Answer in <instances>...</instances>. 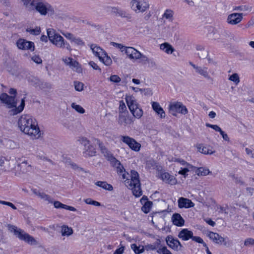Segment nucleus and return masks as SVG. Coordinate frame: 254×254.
<instances>
[{
  "label": "nucleus",
  "mask_w": 254,
  "mask_h": 254,
  "mask_svg": "<svg viewBox=\"0 0 254 254\" xmlns=\"http://www.w3.org/2000/svg\"><path fill=\"white\" fill-rule=\"evenodd\" d=\"M172 221L174 225L182 227L185 224V220L179 213H175L172 216Z\"/></svg>",
  "instance_id": "nucleus-25"
},
{
  "label": "nucleus",
  "mask_w": 254,
  "mask_h": 254,
  "mask_svg": "<svg viewBox=\"0 0 254 254\" xmlns=\"http://www.w3.org/2000/svg\"><path fill=\"white\" fill-rule=\"evenodd\" d=\"M251 9L252 7H250L248 5H240L238 6H236L234 8V10H239L243 11H251Z\"/></svg>",
  "instance_id": "nucleus-51"
},
{
  "label": "nucleus",
  "mask_w": 254,
  "mask_h": 254,
  "mask_svg": "<svg viewBox=\"0 0 254 254\" xmlns=\"http://www.w3.org/2000/svg\"><path fill=\"white\" fill-rule=\"evenodd\" d=\"M73 233V230L71 227L63 225L61 227V234L63 236L68 237Z\"/></svg>",
  "instance_id": "nucleus-37"
},
{
  "label": "nucleus",
  "mask_w": 254,
  "mask_h": 254,
  "mask_svg": "<svg viewBox=\"0 0 254 254\" xmlns=\"http://www.w3.org/2000/svg\"><path fill=\"white\" fill-rule=\"evenodd\" d=\"M77 141L79 144L83 146V148H86L90 144V141L86 137L83 136L78 137Z\"/></svg>",
  "instance_id": "nucleus-40"
},
{
  "label": "nucleus",
  "mask_w": 254,
  "mask_h": 254,
  "mask_svg": "<svg viewBox=\"0 0 254 254\" xmlns=\"http://www.w3.org/2000/svg\"><path fill=\"white\" fill-rule=\"evenodd\" d=\"M140 52L133 47H130L127 51V55L130 60H137Z\"/></svg>",
  "instance_id": "nucleus-29"
},
{
  "label": "nucleus",
  "mask_w": 254,
  "mask_h": 254,
  "mask_svg": "<svg viewBox=\"0 0 254 254\" xmlns=\"http://www.w3.org/2000/svg\"><path fill=\"white\" fill-rule=\"evenodd\" d=\"M28 11H36L41 15H52L55 13L54 7L45 0H20Z\"/></svg>",
  "instance_id": "nucleus-1"
},
{
  "label": "nucleus",
  "mask_w": 254,
  "mask_h": 254,
  "mask_svg": "<svg viewBox=\"0 0 254 254\" xmlns=\"http://www.w3.org/2000/svg\"><path fill=\"white\" fill-rule=\"evenodd\" d=\"M110 80L113 82L119 83L121 81V78L117 75H111L110 77Z\"/></svg>",
  "instance_id": "nucleus-60"
},
{
  "label": "nucleus",
  "mask_w": 254,
  "mask_h": 254,
  "mask_svg": "<svg viewBox=\"0 0 254 254\" xmlns=\"http://www.w3.org/2000/svg\"><path fill=\"white\" fill-rule=\"evenodd\" d=\"M29 82L32 85L39 89L50 88V85L47 82L39 80L38 78L32 77L29 79Z\"/></svg>",
  "instance_id": "nucleus-19"
},
{
  "label": "nucleus",
  "mask_w": 254,
  "mask_h": 254,
  "mask_svg": "<svg viewBox=\"0 0 254 254\" xmlns=\"http://www.w3.org/2000/svg\"><path fill=\"white\" fill-rule=\"evenodd\" d=\"M157 252L159 254H172L166 247H163L159 248L157 251Z\"/></svg>",
  "instance_id": "nucleus-53"
},
{
  "label": "nucleus",
  "mask_w": 254,
  "mask_h": 254,
  "mask_svg": "<svg viewBox=\"0 0 254 254\" xmlns=\"http://www.w3.org/2000/svg\"><path fill=\"white\" fill-rule=\"evenodd\" d=\"M47 35L50 41L58 48H65L68 50H71L69 44L65 42L64 38L57 33L54 29H47Z\"/></svg>",
  "instance_id": "nucleus-5"
},
{
  "label": "nucleus",
  "mask_w": 254,
  "mask_h": 254,
  "mask_svg": "<svg viewBox=\"0 0 254 254\" xmlns=\"http://www.w3.org/2000/svg\"><path fill=\"white\" fill-rule=\"evenodd\" d=\"M96 150L90 143L86 148H83V154L85 156H94L96 154Z\"/></svg>",
  "instance_id": "nucleus-32"
},
{
  "label": "nucleus",
  "mask_w": 254,
  "mask_h": 254,
  "mask_svg": "<svg viewBox=\"0 0 254 254\" xmlns=\"http://www.w3.org/2000/svg\"><path fill=\"white\" fill-rule=\"evenodd\" d=\"M138 60H140V63L143 64H148L152 66H156L155 63L152 60L149 59L146 56L142 54L141 53L138 57Z\"/></svg>",
  "instance_id": "nucleus-30"
},
{
  "label": "nucleus",
  "mask_w": 254,
  "mask_h": 254,
  "mask_svg": "<svg viewBox=\"0 0 254 254\" xmlns=\"http://www.w3.org/2000/svg\"><path fill=\"white\" fill-rule=\"evenodd\" d=\"M31 60L37 64H41L42 60L39 56L34 55L31 57Z\"/></svg>",
  "instance_id": "nucleus-62"
},
{
  "label": "nucleus",
  "mask_w": 254,
  "mask_h": 254,
  "mask_svg": "<svg viewBox=\"0 0 254 254\" xmlns=\"http://www.w3.org/2000/svg\"><path fill=\"white\" fill-rule=\"evenodd\" d=\"M74 85L75 89L78 91H81L83 90L84 84L82 82L79 81H74Z\"/></svg>",
  "instance_id": "nucleus-52"
},
{
  "label": "nucleus",
  "mask_w": 254,
  "mask_h": 254,
  "mask_svg": "<svg viewBox=\"0 0 254 254\" xmlns=\"http://www.w3.org/2000/svg\"><path fill=\"white\" fill-rule=\"evenodd\" d=\"M85 202L88 204H91L94 206H99L101 205L100 203L96 201L93 200L91 198H87L84 200Z\"/></svg>",
  "instance_id": "nucleus-55"
},
{
  "label": "nucleus",
  "mask_w": 254,
  "mask_h": 254,
  "mask_svg": "<svg viewBox=\"0 0 254 254\" xmlns=\"http://www.w3.org/2000/svg\"><path fill=\"white\" fill-rule=\"evenodd\" d=\"M160 178L163 182L171 185H176L177 183L176 178L167 172L162 173Z\"/></svg>",
  "instance_id": "nucleus-21"
},
{
  "label": "nucleus",
  "mask_w": 254,
  "mask_h": 254,
  "mask_svg": "<svg viewBox=\"0 0 254 254\" xmlns=\"http://www.w3.org/2000/svg\"><path fill=\"white\" fill-rule=\"evenodd\" d=\"M22 132L34 139L39 138L42 135L39 127L35 119L32 122H30L29 125Z\"/></svg>",
  "instance_id": "nucleus-9"
},
{
  "label": "nucleus",
  "mask_w": 254,
  "mask_h": 254,
  "mask_svg": "<svg viewBox=\"0 0 254 254\" xmlns=\"http://www.w3.org/2000/svg\"><path fill=\"white\" fill-rule=\"evenodd\" d=\"M72 42H73L74 44H75L77 46H79L80 47H82L85 45V43L83 42V41L80 38H79V37H75Z\"/></svg>",
  "instance_id": "nucleus-54"
},
{
  "label": "nucleus",
  "mask_w": 254,
  "mask_h": 254,
  "mask_svg": "<svg viewBox=\"0 0 254 254\" xmlns=\"http://www.w3.org/2000/svg\"><path fill=\"white\" fill-rule=\"evenodd\" d=\"M125 183L128 189L132 190V192L135 197H139L142 195L139 175L136 171L131 170L130 171V179H127L125 181Z\"/></svg>",
  "instance_id": "nucleus-3"
},
{
  "label": "nucleus",
  "mask_w": 254,
  "mask_h": 254,
  "mask_svg": "<svg viewBox=\"0 0 254 254\" xmlns=\"http://www.w3.org/2000/svg\"><path fill=\"white\" fill-rule=\"evenodd\" d=\"M34 119L29 115H22L19 118L17 122L18 127L21 131L25 130V128L29 125L30 122Z\"/></svg>",
  "instance_id": "nucleus-15"
},
{
  "label": "nucleus",
  "mask_w": 254,
  "mask_h": 254,
  "mask_svg": "<svg viewBox=\"0 0 254 254\" xmlns=\"http://www.w3.org/2000/svg\"><path fill=\"white\" fill-rule=\"evenodd\" d=\"M6 160L3 157H0V170L6 171V170L9 169V167L6 164Z\"/></svg>",
  "instance_id": "nucleus-43"
},
{
  "label": "nucleus",
  "mask_w": 254,
  "mask_h": 254,
  "mask_svg": "<svg viewBox=\"0 0 254 254\" xmlns=\"http://www.w3.org/2000/svg\"><path fill=\"white\" fill-rule=\"evenodd\" d=\"M32 192L41 199L46 201L49 203H53V199L51 197V196L43 192H41L39 190L36 189L32 190Z\"/></svg>",
  "instance_id": "nucleus-23"
},
{
  "label": "nucleus",
  "mask_w": 254,
  "mask_h": 254,
  "mask_svg": "<svg viewBox=\"0 0 254 254\" xmlns=\"http://www.w3.org/2000/svg\"><path fill=\"white\" fill-rule=\"evenodd\" d=\"M192 231L189 230L188 229H183L179 232L178 236L183 241H188L192 238Z\"/></svg>",
  "instance_id": "nucleus-26"
},
{
  "label": "nucleus",
  "mask_w": 254,
  "mask_h": 254,
  "mask_svg": "<svg viewBox=\"0 0 254 254\" xmlns=\"http://www.w3.org/2000/svg\"><path fill=\"white\" fill-rule=\"evenodd\" d=\"M166 241L168 246L172 249L177 251L181 250L182 246L178 240L174 239L171 236H168L166 237Z\"/></svg>",
  "instance_id": "nucleus-18"
},
{
  "label": "nucleus",
  "mask_w": 254,
  "mask_h": 254,
  "mask_svg": "<svg viewBox=\"0 0 254 254\" xmlns=\"http://www.w3.org/2000/svg\"><path fill=\"white\" fill-rule=\"evenodd\" d=\"M152 203L151 201H147L145 203L144 205L142 207V210L145 212V213H148L150 210V208L152 206Z\"/></svg>",
  "instance_id": "nucleus-48"
},
{
  "label": "nucleus",
  "mask_w": 254,
  "mask_h": 254,
  "mask_svg": "<svg viewBox=\"0 0 254 254\" xmlns=\"http://www.w3.org/2000/svg\"><path fill=\"white\" fill-rule=\"evenodd\" d=\"M31 34L38 35L41 32V29L40 27H36L34 29H30L27 30Z\"/></svg>",
  "instance_id": "nucleus-57"
},
{
  "label": "nucleus",
  "mask_w": 254,
  "mask_h": 254,
  "mask_svg": "<svg viewBox=\"0 0 254 254\" xmlns=\"http://www.w3.org/2000/svg\"><path fill=\"white\" fill-rule=\"evenodd\" d=\"M0 100L8 108H15L12 110L13 115H16L22 112L24 108L25 101L22 99L20 105L16 108L17 102L15 99L14 96H9L6 93H2L0 95Z\"/></svg>",
  "instance_id": "nucleus-4"
},
{
  "label": "nucleus",
  "mask_w": 254,
  "mask_h": 254,
  "mask_svg": "<svg viewBox=\"0 0 254 254\" xmlns=\"http://www.w3.org/2000/svg\"><path fill=\"white\" fill-rule=\"evenodd\" d=\"M95 185L109 191H112L113 190V186L111 185L108 184L106 182L98 181L95 183Z\"/></svg>",
  "instance_id": "nucleus-35"
},
{
  "label": "nucleus",
  "mask_w": 254,
  "mask_h": 254,
  "mask_svg": "<svg viewBox=\"0 0 254 254\" xmlns=\"http://www.w3.org/2000/svg\"><path fill=\"white\" fill-rule=\"evenodd\" d=\"M8 230L20 240L23 241L31 245H37L38 242L32 236L25 232L23 230L17 227L12 225H8Z\"/></svg>",
  "instance_id": "nucleus-6"
},
{
  "label": "nucleus",
  "mask_w": 254,
  "mask_h": 254,
  "mask_svg": "<svg viewBox=\"0 0 254 254\" xmlns=\"http://www.w3.org/2000/svg\"><path fill=\"white\" fill-rule=\"evenodd\" d=\"M206 126L210 127L215 131L219 132L220 133L222 130L221 128L216 125H211L210 124L207 123L206 124Z\"/></svg>",
  "instance_id": "nucleus-58"
},
{
  "label": "nucleus",
  "mask_w": 254,
  "mask_h": 254,
  "mask_svg": "<svg viewBox=\"0 0 254 254\" xmlns=\"http://www.w3.org/2000/svg\"><path fill=\"white\" fill-rule=\"evenodd\" d=\"M195 173L198 176H206L209 174L210 172L207 168L200 167L197 169Z\"/></svg>",
  "instance_id": "nucleus-41"
},
{
  "label": "nucleus",
  "mask_w": 254,
  "mask_h": 254,
  "mask_svg": "<svg viewBox=\"0 0 254 254\" xmlns=\"http://www.w3.org/2000/svg\"><path fill=\"white\" fill-rule=\"evenodd\" d=\"M197 55L199 59L204 60L208 57V51L202 47L198 46L197 48Z\"/></svg>",
  "instance_id": "nucleus-33"
},
{
  "label": "nucleus",
  "mask_w": 254,
  "mask_h": 254,
  "mask_svg": "<svg viewBox=\"0 0 254 254\" xmlns=\"http://www.w3.org/2000/svg\"><path fill=\"white\" fill-rule=\"evenodd\" d=\"M37 158L38 159L42 160L44 161H50V160L48 158V157L46 156L45 153L43 152L42 151H40L38 152H37Z\"/></svg>",
  "instance_id": "nucleus-50"
},
{
  "label": "nucleus",
  "mask_w": 254,
  "mask_h": 254,
  "mask_svg": "<svg viewBox=\"0 0 254 254\" xmlns=\"http://www.w3.org/2000/svg\"><path fill=\"white\" fill-rule=\"evenodd\" d=\"M126 102L130 112L138 107V105L136 101L132 96H127L126 98Z\"/></svg>",
  "instance_id": "nucleus-28"
},
{
  "label": "nucleus",
  "mask_w": 254,
  "mask_h": 254,
  "mask_svg": "<svg viewBox=\"0 0 254 254\" xmlns=\"http://www.w3.org/2000/svg\"><path fill=\"white\" fill-rule=\"evenodd\" d=\"M130 6L131 10L136 13H143L149 8L147 0H131Z\"/></svg>",
  "instance_id": "nucleus-10"
},
{
  "label": "nucleus",
  "mask_w": 254,
  "mask_h": 254,
  "mask_svg": "<svg viewBox=\"0 0 254 254\" xmlns=\"http://www.w3.org/2000/svg\"><path fill=\"white\" fill-rule=\"evenodd\" d=\"M146 166L149 169H154L156 167V163L153 160H149L146 163Z\"/></svg>",
  "instance_id": "nucleus-63"
},
{
  "label": "nucleus",
  "mask_w": 254,
  "mask_h": 254,
  "mask_svg": "<svg viewBox=\"0 0 254 254\" xmlns=\"http://www.w3.org/2000/svg\"><path fill=\"white\" fill-rule=\"evenodd\" d=\"M69 66L74 71H76L78 73L82 72V69L81 66H80L79 63L75 61L72 60L71 63L70 64Z\"/></svg>",
  "instance_id": "nucleus-38"
},
{
  "label": "nucleus",
  "mask_w": 254,
  "mask_h": 254,
  "mask_svg": "<svg viewBox=\"0 0 254 254\" xmlns=\"http://www.w3.org/2000/svg\"><path fill=\"white\" fill-rule=\"evenodd\" d=\"M71 107L78 113L84 114L85 113V110L81 106L77 105L75 103H72Z\"/></svg>",
  "instance_id": "nucleus-47"
},
{
  "label": "nucleus",
  "mask_w": 254,
  "mask_h": 254,
  "mask_svg": "<svg viewBox=\"0 0 254 254\" xmlns=\"http://www.w3.org/2000/svg\"><path fill=\"white\" fill-rule=\"evenodd\" d=\"M117 16H120L121 17L126 18L127 19L129 20L131 19V15L128 13H127L126 11L120 9L118 12V14Z\"/></svg>",
  "instance_id": "nucleus-46"
},
{
  "label": "nucleus",
  "mask_w": 254,
  "mask_h": 254,
  "mask_svg": "<svg viewBox=\"0 0 254 254\" xmlns=\"http://www.w3.org/2000/svg\"><path fill=\"white\" fill-rule=\"evenodd\" d=\"M61 33L66 39H68L69 40H70L72 42L73 39H74V38L75 37L72 33H69V32H61Z\"/></svg>",
  "instance_id": "nucleus-56"
},
{
  "label": "nucleus",
  "mask_w": 254,
  "mask_h": 254,
  "mask_svg": "<svg viewBox=\"0 0 254 254\" xmlns=\"http://www.w3.org/2000/svg\"><path fill=\"white\" fill-rule=\"evenodd\" d=\"M16 160L15 158L11 159L9 160L6 161V164L9 169L6 170V171H12L16 176H19L21 174H24L26 172V168L31 167L30 165H27V161H24L21 164H19L16 166Z\"/></svg>",
  "instance_id": "nucleus-7"
},
{
  "label": "nucleus",
  "mask_w": 254,
  "mask_h": 254,
  "mask_svg": "<svg viewBox=\"0 0 254 254\" xmlns=\"http://www.w3.org/2000/svg\"><path fill=\"white\" fill-rule=\"evenodd\" d=\"M120 139L124 143L127 145L132 150L135 152H138L140 150L141 144L134 139L127 135H121Z\"/></svg>",
  "instance_id": "nucleus-12"
},
{
  "label": "nucleus",
  "mask_w": 254,
  "mask_h": 254,
  "mask_svg": "<svg viewBox=\"0 0 254 254\" xmlns=\"http://www.w3.org/2000/svg\"><path fill=\"white\" fill-rule=\"evenodd\" d=\"M229 80L234 82L236 85L240 82V78L238 73H233L229 77Z\"/></svg>",
  "instance_id": "nucleus-49"
},
{
  "label": "nucleus",
  "mask_w": 254,
  "mask_h": 254,
  "mask_svg": "<svg viewBox=\"0 0 254 254\" xmlns=\"http://www.w3.org/2000/svg\"><path fill=\"white\" fill-rule=\"evenodd\" d=\"M97 142L100 145V141L97 139ZM102 153L106 157V158L110 162L112 165L116 168L118 174L122 176L123 179L127 178L125 169L123 166L121 164L120 162L116 159L112 155L110 151L103 146H100Z\"/></svg>",
  "instance_id": "nucleus-2"
},
{
  "label": "nucleus",
  "mask_w": 254,
  "mask_h": 254,
  "mask_svg": "<svg viewBox=\"0 0 254 254\" xmlns=\"http://www.w3.org/2000/svg\"><path fill=\"white\" fill-rule=\"evenodd\" d=\"M89 46L93 54L99 58L100 61L106 66H110L112 64L111 58L101 47L94 44H90Z\"/></svg>",
  "instance_id": "nucleus-8"
},
{
  "label": "nucleus",
  "mask_w": 254,
  "mask_h": 254,
  "mask_svg": "<svg viewBox=\"0 0 254 254\" xmlns=\"http://www.w3.org/2000/svg\"><path fill=\"white\" fill-rule=\"evenodd\" d=\"M160 48L161 50L168 54H172L174 51L173 47L168 43L165 42L160 45Z\"/></svg>",
  "instance_id": "nucleus-34"
},
{
  "label": "nucleus",
  "mask_w": 254,
  "mask_h": 254,
  "mask_svg": "<svg viewBox=\"0 0 254 254\" xmlns=\"http://www.w3.org/2000/svg\"><path fill=\"white\" fill-rule=\"evenodd\" d=\"M192 240L197 243H200V244H202L203 245V246H206V243L205 242H204L203 240H202V239H201L200 237H193L192 236V238H191Z\"/></svg>",
  "instance_id": "nucleus-61"
},
{
  "label": "nucleus",
  "mask_w": 254,
  "mask_h": 254,
  "mask_svg": "<svg viewBox=\"0 0 254 254\" xmlns=\"http://www.w3.org/2000/svg\"><path fill=\"white\" fill-rule=\"evenodd\" d=\"M161 244V241L159 239L157 240V241L152 244H147L144 247V250L148 251H153L156 250L159 248V246Z\"/></svg>",
  "instance_id": "nucleus-36"
},
{
  "label": "nucleus",
  "mask_w": 254,
  "mask_h": 254,
  "mask_svg": "<svg viewBox=\"0 0 254 254\" xmlns=\"http://www.w3.org/2000/svg\"><path fill=\"white\" fill-rule=\"evenodd\" d=\"M16 45L17 48L21 50L33 52L35 50V45L33 42L22 38H20L16 41Z\"/></svg>",
  "instance_id": "nucleus-13"
},
{
  "label": "nucleus",
  "mask_w": 254,
  "mask_h": 254,
  "mask_svg": "<svg viewBox=\"0 0 254 254\" xmlns=\"http://www.w3.org/2000/svg\"><path fill=\"white\" fill-rule=\"evenodd\" d=\"M190 64L195 69V71L198 74L203 76L207 80H213L210 76L208 68L204 66H198L194 64L191 62H190Z\"/></svg>",
  "instance_id": "nucleus-14"
},
{
  "label": "nucleus",
  "mask_w": 254,
  "mask_h": 254,
  "mask_svg": "<svg viewBox=\"0 0 254 254\" xmlns=\"http://www.w3.org/2000/svg\"><path fill=\"white\" fill-rule=\"evenodd\" d=\"M133 123V118L128 114H120L119 115L118 123L125 127H129Z\"/></svg>",
  "instance_id": "nucleus-16"
},
{
  "label": "nucleus",
  "mask_w": 254,
  "mask_h": 254,
  "mask_svg": "<svg viewBox=\"0 0 254 254\" xmlns=\"http://www.w3.org/2000/svg\"><path fill=\"white\" fill-rule=\"evenodd\" d=\"M186 165L187 167H182L181 170L178 172L179 174L184 176L185 177L187 175V173L193 168V166L190 164Z\"/></svg>",
  "instance_id": "nucleus-42"
},
{
  "label": "nucleus",
  "mask_w": 254,
  "mask_h": 254,
  "mask_svg": "<svg viewBox=\"0 0 254 254\" xmlns=\"http://www.w3.org/2000/svg\"><path fill=\"white\" fill-rule=\"evenodd\" d=\"M243 18L242 13H233L228 15L227 22L232 25H235L240 23Z\"/></svg>",
  "instance_id": "nucleus-17"
},
{
  "label": "nucleus",
  "mask_w": 254,
  "mask_h": 254,
  "mask_svg": "<svg viewBox=\"0 0 254 254\" xmlns=\"http://www.w3.org/2000/svg\"><path fill=\"white\" fill-rule=\"evenodd\" d=\"M178 207L180 208H189L194 206V203L191 200L184 197H180L178 200Z\"/></svg>",
  "instance_id": "nucleus-22"
},
{
  "label": "nucleus",
  "mask_w": 254,
  "mask_h": 254,
  "mask_svg": "<svg viewBox=\"0 0 254 254\" xmlns=\"http://www.w3.org/2000/svg\"><path fill=\"white\" fill-rule=\"evenodd\" d=\"M151 104L152 109L155 113L159 116L160 118L161 119L165 118L166 116L165 113L160 104L156 102H152Z\"/></svg>",
  "instance_id": "nucleus-24"
},
{
  "label": "nucleus",
  "mask_w": 254,
  "mask_h": 254,
  "mask_svg": "<svg viewBox=\"0 0 254 254\" xmlns=\"http://www.w3.org/2000/svg\"><path fill=\"white\" fill-rule=\"evenodd\" d=\"M173 12L171 10H166L165 13L163 14V17L170 19H171L173 17Z\"/></svg>",
  "instance_id": "nucleus-59"
},
{
  "label": "nucleus",
  "mask_w": 254,
  "mask_h": 254,
  "mask_svg": "<svg viewBox=\"0 0 254 254\" xmlns=\"http://www.w3.org/2000/svg\"><path fill=\"white\" fill-rule=\"evenodd\" d=\"M197 151L204 154H212L215 151L212 150V147L210 146H204L202 144H198L196 145Z\"/></svg>",
  "instance_id": "nucleus-27"
},
{
  "label": "nucleus",
  "mask_w": 254,
  "mask_h": 254,
  "mask_svg": "<svg viewBox=\"0 0 254 254\" xmlns=\"http://www.w3.org/2000/svg\"><path fill=\"white\" fill-rule=\"evenodd\" d=\"M131 113L133 117L137 119H140L142 116L143 113L142 110L139 107L133 110Z\"/></svg>",
  "instance_id": "nucleus-44"
},
{
  "label": "nucleus",
  "mask_w": 254,
  "mask_h": 254,
  "mask_svg": "<svg viewBox=\"0 0 254 254\" xmlns=\"http://www.w3.org/2000/svg\"><path fill=\"white\" fill-rule=\"evenodd\" d=\"M244 245L246 246L252 245L254 246V239L252 238L247 239L244 242Z\"/></svg>",
  "instance_id": "nucleus-64"
},
{
  "label": "nucleus",
  "mask_w": 254,
  "mask_h": 254,
  "mask_svg": "<svg viewBox=\"0 0 254 254\" xmlns=\"http://www.w3.org/2000/svg\"><path fill=\"white\" fill-rule=\"evenodd\" d=\"M128 113L127 110V107L125 102L122 100L120 101L119 108V115L120 114H126Z\"/></svg>",
  "instance_id": "nucleus-45"
},
{
  "label": "nucleus",
  "mask_w": 254,
  "mask_h": 254,
  "mask_svg": "<svg viewBox=\"0 0 254 254\" xmlns=\"http://www.w3.org/2000/svg\"><path fill=\"white\" fill-rule=\"evenodd\" d=\"M169 111L174 116H176L177 113L182 115H186L188 113V110L186 106L182 102L178 101L171 103L169 105Z\"/></svg>",
  "instance_id": "nucleus-11"
},
{
  "label": "nucleus",
  "mask_w": 254,
  "mask_h": 254,
  "mask_svg": "<svg viewBox=\"0 0 254 254\" xmlns=\"http://www.w3.org/2000/svg\"><path fill=\"white\" fill-rule=\"evenodd\" d=\"M130 247L131 250L135 254H140L144 252V248L143 246H137L136 244H132Z\"/></svg>",
  "instance_id": "nucleus-39"
},
{
  "label": "nucleus",
  "mask_w": 254,
  "mask_h": 254,
  "mask_svg": "<svg viewBox=\"0 0 254 254\" xmlns=\"http://www.w3.org/2000/svg\"><path fill=\"white\" fill-rule=\"evenodd\" d=\"M53 203H54V207L56 208H63L71 211H76V209L74 207L68 206L65 204H63L59 201H53Z\"/></svg>",
  "instance_id": "nucleus-31"
},
{
  "label": "nucleus",
  "mask_w": 254,
  "mask_h": 254,
  "mask_svg": "<svg viewBox=\"0 0 254 254\" xmlns=\"http://www.w3.org/2000/svg\"><path fill=\"white\" fill-rule=\"evenodd\" d=\"M208 237L215 244L225 246L227 245L225 238L221 237L218 233L210 232L208 234Z\"/></svg>",
  "instance_id": "nucleus-20"
}]
</instances>
